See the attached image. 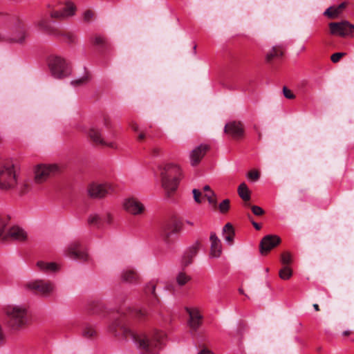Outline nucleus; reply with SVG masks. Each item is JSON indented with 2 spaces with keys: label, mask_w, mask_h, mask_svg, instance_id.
Listing matches in <instances>:
<instances>
[{
  "label": "nucleus",
  "mask_w": 354,
  "mask_h": 354,
  "mask_svg": "<svg viewBox=\"0 0 354 354\" xmlns=\"http://www.w3.org/2000/svg\"><path fill=\"white\" fill-rule=\"evenodd\" d=\"M185 311L189 315L187 325L192 331H196L202 325L203 317L197 308L185 307Z\"/></svg>",
  "instance_id": "nucleus-16"
},
{
  "label": "nucleus",
  "mask_w": 354,
  "mask_h": 354,
  "mask_svg": "<svg viewBox=\"0 0 354 354\" xmlns=\"http://www.w3.org/2000/svg\"><path fill=\"white\" fill-rule=\"evenodd\" d=\"M4 313L7 325L13 330L22 328L28 322V308L25 306H8Z\"/></svg>",
  "instance_id": "nucleus-4"
},
{
  "label": "nucleus",
  "mask_w": 354,
  "mask_h": 354,
  "mask_svg": "<svg viewBox=\"0 0 354 354\" xmlns=\"http://www.w3.org/2000/svg\"><path fill=\"white\" fill-rule=\"evenodd\" d=\"M239 292H240L241 294H244V292H243V289L240 288V289L239 290Z\"/></svg>",
  "instance_id": "nucleus-60"
},
{
  "label": "nucleus",
  "mask_w": 354,
  "mask_h": 354,
  "mask_svg": "<svg viewBox=\"0 0 354 354\" xmlns=\"http://www.w3.org/2000/svg\"><path fill=\"white\" fill-rule=\"evenodd\" d=\"M147 288H150V292L153 295V297L158 301H159V299H158V297L156 292V284L153 283H150Z\"/></svg>",
  "instance_id": "nucleus-48"
},
{
  "label": "nucleus",
  "mask_w": 354,
  "mask_h": 354,
  "mask_svg": "<svg viewBox=\"0 0 354 354\" xmlns=\"http://www.w3.org/2000/svg\"><path fill=\"white\" fill-rule=\"evenodd\" d=\"M351 334V332L350 330H345L343 332V335L344 336H348Z\"/></svg>",
  "instance_id": "nucleus-59"
},
{
  "label": "nucleus",
  "mask_w": 354,
  "mask_h": 354,
  "mask_svg": "<svg viewBox=\"0 0 354 354\" xmlns=\"http://www.w3.org/2000/svg\"><path fill=\"white\" fill-rule=\"evenodd\" d=\"M223 235L225 240L230 244L232 245L234 243V237L235 235L234 230L232 225L227 223L223 228Z\"/></svg>",
  "instance_id": "nucleus-27"
},
{
  "label": "nucleus",
  "mask_w": 354,
  "mask_h": 354,
  "mask_svg": "<svg viewBox=\"0 0 354 354\" xmlns=\"http://www.w3.org/2000/svg\"><path fill=\"white\" fill-rule=\"evenodd\" d=\"M37 266L40 271L45 273L57 272L59 270L58 264L54 262H45L39 261L37 263Z\"/></svg>",
  "instance_id": "nucleus-26"
},
{
  "label": "nucleus",
  "mask_w": 354,
  "mask_h": 354,
  "mask_svg": "<svg viewBox=\"0 0 354 354\" xmlns=\"http://www.w3.org/2000/svg\"><path fill=\"white\" fill-rule=\"evenodd\" d=\"M203 191L205 192L204 197L206 198L209 203L216 209L217 207V201L214 192L209 185L204 186Z\"/></svg>",
  "instance_id": "nucleus-29"
},
{
  "label": "nucleus",
  "mask_w": 354,
  "mask_h": 354,
  "mask_svg": "<svg viewBox=\"0 0 354 354\" xmlns=\"http://www.w3.org/2000/svg\"><path fill=\"white\" fill-rule=\"evenodd\" d=\"M101 304L97 301H92L89 303L88 309V310L93 312L95 308H100Z\"/></svg>",
  "instance_id": "nucleus-45"
},
{
  "label": "nucleus",
  "mask_w": 354,
  "mask_h": 354,
  "mask_svg": "<svg viewBox=\"0 0 354 354\" xmlns=\"http://www.w3.org/2000/svg\"><path fill=\"white\" fill-rule=\"evenodd\" d=\"M283 50L279 46H274L268 52L266 59L268 62H271L274 59L280 58L283 56Z\"/></svg>",
  "instance_id": "nucleus-31"
},
{
  "label": "nucleus",
  "mask_w": 354,
  "mask_h": 354,
  "mask_svg": "<svg viewBox=\"0 0 354 354\" xmlns=\"http://www.w3.org/2000/svg\"><path fill=\"white\" fill-rule=\"evenodd\" d=\"M91 80V74L87 69L85 68L84 75L82 77L71 81V84L75 87L82 86L87 84Z\"/></svg>",
  "instance_id": "nucleus-30"
},
{
  "label": "nucleus",
  "mask_w": 354,
  "mask_h": 354,
  "mask_svg": "<svg viewBox=\"0 0 354 354\" xmlns=\"http://www.w3.org/2000/svg\"><path fill=\"white\" fill-rule=\"evenodd\" d=\"M216 208H218L219 211L222 213V214H226L230 208V201L229 199H225L223 200L220 204L218 206L217 205V207Z\"/></svg>",
  "instance_id": "nucleus-37"
},
{
  "label": "nucleus",
  "mask_w": 354,
  "mask_h": 354,
  "mask_svg": "<svg viewBox=\"0 0 354 354\" xmlns=\"http://www.w3.org/2000/svg\"><path fill=\"white\" fill-rule=\"evenodd\" d=\"M313 308H315V310L316 311H319V310H320V309H319V305H318V304H313Z\"/></svg>",
  "instance_id": "nucleus-58"
},
{
  "label": "nucleus",
  "mask_w": 354,
  "mask_h": 354,
  "mask_svg": "<svg viewBox=\"0 0 354 354\" xmlns=\"http://www.w3.org/2000/svg\"><path fill=\"white\" fill-rule=\"evenodd\" d=\"M48 65L51 75L56 79L61 80L71 74L69 63L60 56H50L48 58Z\"/></svg>",
  "instance_id": "nucleus-8"
},
{
  "label": "nucleus",
  "mask_w": 354,
  "mask_h": 354,
  "mask_svg": "<svg viewBox=\"0 0 354 354\" xmlns=\"http://www.w3.org/2000/svg\"><path fill=\"white\" fill-rule=\"evenodd\" d=\"M160 149L158 147H154L153 149H151V153L153 156H157L160 154Z\"/></svg>",
  "instance_id": "nucleus-53"
},
{
  "label": "nucleus",
  "mask_w": 354,
  "mask_h": 354,
  "mask_svg": "<svg viewBox=\"0 0 354 354\" xmlns=\"http://www.w3.org/2000/svg\"><path fill=\"white\" fill-rule=\"evenodd\" d=\"M120 279L123 282L136 285L140 283L141 277L136 269L129 267L122 271Z\"/></svg>",
  "instance_id": "nucleus-20"
},
{
  "label": "nucleus",
  "mask_w": 354,
  "mask_h": 354,
  "mask_svg": "<svg viewBox=\"0 0 354 354\" xmlns=\"http://www.w3.org/2000/svg\"><path fill=\"white\" fill-rule=\"evenodd\" d=\"M239 196L244 201H248L250 199V192L245 183H241L238 187Z\"/></svg>",
  "instance_id": "nucleus-32"
},
{
  "label": "nucleus",
  "mask_w": 354,
  "mask_h": 354,
  "mask_svg": "<svg viewBox=\"0 0 354 354\" xmlns=\"http://www.w3.org/2000/svg\"><path fill=\"white\" fill-rule=\"evenodd\" d=\"M81 335L84 339L94 340L97 337V331L95 326L85 324L82 327Z\"/></svg>",
  "instance_id": "nucleus-24"
},
{
  "label": "nucleus",
  "mask_w": 354,
  "mask_h": 354,
  "mask_svg": "<svg viewBox=\"0 0 354 354\" xmlns=\"http://www.w3.org/2000/svg\"><path fill=\"white\" fill-rule=\"evenodd\" d=\"M192 279L191 277L185 272H180L176 277V281L178 286H183Z\"/></svg>",
  "instance_id": "nucleus-33"
},
{
  "label": "nucleus",
  "mask_w": 354,
  "mask_h": 354,
  "mask_svg": "<svg viewBox=\"0 0 354 354\" xmlns=\"http://www.w3.org/2000/svg\"><path fill=\"white\" fill-rule=\"evenodd\" d=\"M346 55L345 53H336L331 55V61L334 63L338 62L341 58Z\"/></svg>",
  "instance_id": "nucleus-42"
},
{
  "label": "nucleus",
  "mask_w": 354,
  "mask_h": 354,
  "mask_svg": "<svg viewBox=\"0 0 354 354\" xmlns=\"http://www.w3.org/2000/svg\"><path fill=\"white\" fill-rule=\"evenodd\" d=\"M283 95L287 98L290 100H292L295 98V95L292 93V91L288 88L286 86H284L283 88Z\"/></svg>",
  "instance_id": "nucleus-43"
},
{
  "label": "nucleus",
  "mask_w": 354,
  "mask_h": 354,
  "mask_svg": "<svg viewBox=\"0 0 354 354\" xmlns=\"http://www.w3.org/2000/svg\"><path fill=\"white\" fill-rule=\"evenodd\" d=\"M124 209L133 216H140L145 213V205L136 198L130 197L124 202Z\"/></svg>",
  "instance_id": "nucleus-17"
},
{
  "label": "nucleus",
  "mask_w": 354,
  "mask_h": 354,
  "mask_svg": "<svg viewBox=\"0 0 354 354\" xmlns=\"http://www.w3.org/2000/svg\"><path fill=\"white\" fill-rule=\"evenodd\" d=\"M248 176L252 180H257L259 178L260 174L257 171L252 170L249 171Z\"/></svg>",
  "instance_id": "nucleus-46"
},
{
  "label": "nucleus",
  "mask_w": 354,
  "mask_h": 354,
  "mask_svg": "<svg viewBox=\"0 0 354 354\" xmlns=\"http://www.w3.org/2000/svg\"><path fill=\"white\" fill-rule=\"evenodd\" d=\"M210 252L209 256L212 258H218L222 254V244L221 240L216 236L215 232H211L209 236Z\"/></svg>",
  "instance_id": "nucleus-21"
},
{
  "label": "nucleus",
  "mask_w": 354,
  "mask_h": 354,
  "mask_svg": "<svg viewBox=\"0 0 354 354\" xmlns=\"http://www.w3.org/2000/svg\"><path fill=\"white\" fill-rule=\"evenodd\" d=\"M10 218L6 215L0 216V239L6 241L9 238L17 241H24L27 239V233L18 226L11 227L8 233L6 229L9 223Z\"/></svg>",
  "instance_id": "nucleus-9"
},
{
  "label": "nucleus",
  "mask_w": 354,
  "mask_h": 354,
  "mask_svg": "<svg viewBox=\"0 0 354 354\" xmlns=\"http://www.w3.org/2000/svg\"><path fill=\"white\" fill-rule=\"evenodd\" d=\"M196 46L195 45L194 47V50H196Z\"/></svg>",
  "instance_id": "nucleus-61"
},
{
  "label": "nucleus",
  "mask_w": 354,
  "mask_h": 354,
  "mask_svg": "<svg viewBox=\"0 0 354 354\" xmlns=\"http://www.w3.org/2000/svg\"><path fill=\"white\" fill-rule=\"evenodd\" d=\"M88 136L90 140L95 145H106V142L102 138L101 131L100 129L91 127L88 131Z\"/></svg>",
  "instance_id": "nucleus-25"
},
{
  "label": "nucleus",
  "mask_w": 354,
  "mask_h": 354,
  "mask_svg": "<svg viewBox=\"0 0 354 354\" xmlns=\"http://www.w3.org/2000/svg\"><path fill=\"white\" fill-rule=\"evenodd\" d=\"M64 254L67 257L82 263H88L91 260L87 248L80 239L71 241L64 250Z\"/></svg>",
  "instance_id": "nucleus-7"
},
{
  "label": "nucleus",
  "mask_w": 354,
  "mask_h": 354,
  "mask_svg": "<svg viewBox=\"0 0 354 354\" xmlns=\"http://www.w3.org/2000/svg\"><path fill=\"white\" fill-rule=\"evenodd\" d=\"M113 221V217L110 212H106L103 214L97 213L91 214L87 219L88 225L94 226L97 229H102L105 224H112Z\"/></svg>",
  "instance_id": "nucleus-14"
},
{
  "label": "nucleus",
  "mask_w": 354,
  "mask_h": 354,
  "mask_svg": "<svg viewBox=\"0 0 354 354\" xmlns=\"http://www.w3.org/2000/svg\"><path fill=\"white\" fill-rule=\"evenodd\" d=\"M6 342V335L2 330L1 326L0 325V346H2Z\"/></svg>",
  "instance_id": "nucleus-49"
},
{
  "label": "nucleus",
  "mask_w": 354,
  "mask_h": 354,
  "mask_svg": "<svg viewBox=\"0 0 354 354\" xmlns=\"http://www.w3.org/2000/svg\"><path fill=\"white\" fill-rule=\"evenodd\" d=\"M23 286L26 290L44 297L50 296L55 290V285L53 281L41 279L25 282Z\"/></svg>",
  "instance_id": "nucleus-6"
},
{
  "label": "nucleus",
  "mask_w": 354,
  "mask_h": 354,
  "mask_svg": "<svg viewBox=\"0 0 354 354\" xmlns=\"http://www.w3.org/2000/svg\"><path fill=\"white\" fill-rule=\"evenodd\" d=\"M180 227V222L176 218H171L161 224L159 233L164 242L169 245L174 242V236L178 233Z\"/></svg>",
  "instance_id": "nucleus-10"
},
{
  "label": "nucleus",
  "mask_w": 354,
  "mask_h": 354,
  "mask_svg": "<svg viewBox=\"0 0 354 354\" xmlns=\"http://www.w3.org/2000/svg\"><path fill=\"white\" fill-rule=\"evenodd\" d=\"M208 150L207 145H200L192 151L190 153V161L192 166H196L199 164L202 158L205 156Z\"/></svg>",
  "instance_id": "nucleus-22"
},
{
  "label": "nucleus",
  "mask_w": 354,
  "mask_h": 354,
  "mask_svg": "<svg viewBox=\"0 0 354 354\" xmlns=\"http://www.w3.org/2000/svg\"><path fill=\"white\" fill-rule=\"evenodd\" d=\"M346 6H347V3L346 2H343L337 6V10L339 11L340 14L346 8Z\"/></svg>",
  "instance_id": "nucleus-52"
},
{
  "label": "nucleus",
  "mask_w": 354,
  "mask_h": 354,
  "mask_svg": "<svg viewBox=\"0 0 354 354\" xmlns=\"http://www.w3.org/2000/svg\"><path fill=\"white\" fill-rule=\"evenodd\" d=\"M279 277L283 280L289 279L292 275V270L290 266H283L279 272Z\"/></svg>",
  "instance_id": "nucleus-34"
},
{
  "label": "nucleus",
  "mask_w": 354,
  "mask_h": 354,
  "mask_svg": "<svg viewBox=\"0 0 354 354\" xmlns=\"http://www.w3.org/2000/svg\"><path fill=\"white\" fill-rule=\"evenodd\" d=\"M37 26L44 32L53 35H57L59 32V30L54 28L49 24L48 19L46 18H42L38 21Z\"/></svg>",
  "instance_id": "nucleus-28"
},
{
  "label": "nucleus",
  "mask_w": 354,
  "mask_h": 354,
  "mask_svg": "<svg viewBox=\"0 0 354 354\" xmlns=\"http://www.w3.org/2000/svg\"><path fill=\"white\" fill-rule=\"evenodd\" d=\"M161 186L167 197H170L177 189L183 178V171L178 165L167 163L159 167Z\"/></svg>",
  "instance_id": "nucleus-3"
},
{
  "label": "nucleus",
  "mask_w": 354,
  "mask_h": 354,
  "mask_svg": "<svg viewBox=\"0 0 354 354\" xmlns=\"http://www.w3.org/2000/svg\"><path fill=\"white\" fill-rule=\"evenodd\" d=\"M105 43L104 39L101 36H95L93 40V44L96 46H102Z\"/></svg>",
  "instance_id": "nucleus-47"
},
{
  "label": "nucleus",
  "mask_w": 354,
  "mask_h": 354,
  "mask_svg": "<svg viewBox=\"0 0 354 354\" xmlns=\"http://www.w3.org/2000/svg\"><path fill=\"white\" fill-rule=\"evenodd\" d=\"M76 8L71 2H67L64 8L61 10H50L48 11L51 18L55 19H64L73 16L75 12Z\"/></svg>",
  "instance_id": "nucleus-18"
},
{
  "label": "nucleus",
  "mask_w": 354,
  "mask_h": 354,
  "mask_svg": "<svg viewBox=\"0 0 354 354\" xmlns=\"http://www.w3.org/2000/svg\"><path fill=\"white\" fill-rule=\"evenodd\" d=\"M95 16V13L93 11L88 10L84 12V19L86 21H91Z\"/></svg>",
  "instance_id": "nucleus-44"
},
{
  "label": "nucleus",
  "mask_w": 354,
  "mask_h": 354,
  "mask_svg": "<svg viewBox=\"0 0 354 354\" xmlns=\"http://www.w3.org/2000/svg\"><path fill=\"white\" fill-rule=\"evenodd\" d=\"M252 223L256 230H259L261 228V225H259V223H257L254 221H252Z\"/></svg>",
  "instance_id": "nucleus-56"
},
{
  "label": "nucleus",
  "mask_w": 354,
  "mask_h": 354,
  "mask_svg": "<svg viewBox=\"0 0 354 354\" xmlns=\"http://www.w3.org/2000/svg\"><path fill=\"white\" fill-rule=\"evenodd\" d=\"M114 190V186L109 182H93L88 185L87 192L92 198L102 199Z\"/></svg>",
  "instance_id": "nucleus-12"
},
{
  "label": "nucleus",
  "mask_w": 354,
  "mask_h": 354,
  "mask_svg": "<svg viewBox=\"0 0 354 354\" xmlns=\"http://www.w3.org/2000/svg\"><path fill=\"white\" fill-rule=\"evenodd\" d=\"M103 122H104V125L105 127H106L107 128H109L111 127V120L108 116H106V115L104 116Z\"/></svg>",
  "instance_id": "nucleus-50"
},
{
  "label": "nucleus",
  "mask_w": 354,
  "mask_h": 354,
  "mask_svg": "<svg viewBox=\"0 0 354 354\" xmlns=\"http://www.w3.org/2000/svg\"><path fill=\"white\" fill-rule=\"evenodd\" d=\"M130 127L136 132L138 131V130H139L138 125L134 122H131L130 123Z\"/></svg>",
  "instance_id": "nucleus-54"
},
{
  "label": "nucleus",
  "mask_w": 354,
  "mask_h": 354,
  "mask_svg": "<svg viewBox=\"0 0 354 354\" xmlns=\"http://www.w3.org/2000/svg\"><path fill=\"white\" fill-rule=\"evenodd\" d=\"M148 317L145 310L120 308L108 326V331L114 337L131 339L140 354H158L165 334L160 330L143 331L140 325Z\"/></svg>",
  "instance_id": "nucleus-1"
},
{
  "label": "nucleus",
  "mask_w": 354,
  "mask_h": 354,
  "mask_svg": "<svg viewBox=\"0 0 354 354\" xmlns=\"http://www.w3.org/2000/svg\"><path fill=\"white\" fill-rule=\"evenodd\" d=\"M281 262L283 266H289L292 263V259L290 252H285L281 255Z\"/></svg>",
  "instance_id": "nucleus-36"
},
{
  "label": "nucleus",
  "mask_w": 354,
  "mask_h": 354,
  "mask_svg": "<svg viewBox=\"0 0 354 354\" xmlns=\"http://www.w3.org/2000/svg\"><path fill=\"white\" fill-rule=\"evenodd\" d=\"M281 243V239L277 235H267L263 238L260 243V250L263 254H268L272 249Z\"/></svg>",
  "instance_id": "nucleus-19"
},
{
  "label": "nucleus",
  "mask_w": 354,
  "mask_h": 354,
  "mask_svg": "<svg viewBox=\"0 0 354 354\" xmlns=\"http://www.w3.org/2000/svg\"><path fill=\"white\" fill-rule=\"evenodd\" d=\"M146 138V134L145 132H140L138 137H137V140L139 141V142H143Z\"/></svg>",
  "instance_id": "nucleus-51"
},
{
  "label": "nucleus",
  "mask_w": 354,
  "mask_h": 354,
  "mask_svg": "<svg viewBox=\"0 0 354 354\" xmlns=\"http://www.w3.org/2000/svg\"><path fill=\"white\" fill-rule=\"evenodd\" d=\"M103 145L104 146H108V147H111V148H114L115 147V145L113 142H110V143H106V145Z\"/></svg>",
  "instance_id": "nucleus-57"
},
{
  "label": "nucleus",
  "mask_w": 354,
  "mask_h": 354,
  "mask_svg": "<svg viewBox=\"0 0 354 354\" xmlns=\"http://www.w3.org/2000/svg\"><path fill=\"white\" fill-rule=\"evenodd\" d=\"M60 172L61 167L56 164L37 165L34 169V180L36 183L41 184Z\"/></svg>",
  "instance_id": "nucleus-11"
},
{
  "label": "nucleus",
  "mask_w": 354,
  "mask_h": 354,
  "mask_svg": "<svg viewBox=\"0 0 354 354\" xmlns=\"http://www.w3.org/2000/svg\"><path fill=\"white\" fill-rule=\"evenodd\" d=\"M330 34L346 37L351 35L354 31V26L346 21L341 22H331L329 24Z\"/></svg>",
  "instance_id": "nucleus-15"
},
{
  "label": "nucleus",
  "mask_w": 354,
  "mask_h": 354,
  "mask_svg": "<svg viewBox=\"0 0 354 354\" xmlns=\"http://www.w3.org/2000/svg\"><path fill=\"white\" fill-rule=\"evenodd\" d=\"M224 133L234 140H241L245 137V126L241 121H230L225 125Z\"/></svg>",
  "instance_id": "nucleus-13"
},
{
  "label": "nucleus",
  "mask_w": 354,
  "mask_h": 354,
  "mask_svg": "<svg viewBox=\"0 0 354 354\" xmlns=\"http://www.w3.org/2000/svg\"><path fill=\"white\" fill-rule=\"evenodd\" d=\"M192 193L194 195V201L197 203H201L202 202V200H201L202 192L198 189H194L192 191Z\"/></svg>",
  "instance_id": "nucleus-40"
},
{
  "label": "nucleus",
  "mask_w": 354,
  "mask_h": 354,
  "mask_svg": "<svg viewBox=\"0 0 354 354\" xmlns=\"http://www.w3.org/2000/svg\"><path fill=\"white\" fill-rule=\"evenodd\" d=\"M17 184L15 165L12 161L6 160L0 162V189L9 191Z\"/></svg>",
  "instance_id": "nucleus-5"
},
{
  "label": "nucleus",
  "mask_w": 354,
  "mask_h": 354,
  "mask_svg": "<svg viewBox=\"0 0 354 354\" xmlns=\"http://www.w3.org/2000/svg\"><path fill=\"white\" fill-rule=\"evenodd\" d=\"M59 32H58V34L54 35L55 36H62V37H64L68 43L72 44L75 41V36L73 33L69 32H62L60 30H59Z\"/></svg>",
  "instance_id": "nucleus-38"
},
{
  "label": "nucleus",
  "mask_w": 354,
  "mask_h": 354,
  "mask_svg": "<svg viewBox=\"0 0 354 354\" xmlns=\"http://www.w3.org/2000/svg\"><path fill=\"white\" fill-rule=\"evenodd\" d=\"M324 15L329 18L334 19L340 15V12L337 6H330L325 11Z\"/></svg>",
  "instance_id": "nucleus-35"
},
{
  "label": "nucleus",
  "mask_w": 354,
  "mask_h": 354,
  "mask_svg": "<svg viewBox=\"0 0 354 354\" xmlns=\"http://www.w3.org/2000/svg\"><path fill=\"white\" fill-rule=\"evenodd\" d=\"M24 25L19 21L13 23L7 15L0 12V41L24 45L27 37Z\"/></svg>",
  "instance_id": "nucleus-2"
},
{
  "label": "nucleus",
  "mask_w": 354,
  "mask_h": 354,
  "mask_svg": "<svg viewBox=\"0 0 354 354\" xmlns=\"http://www.w3.org/2000/svg\"><path fill=\"white\" fill-rule=\"evenodd\" d=\"M199 247L200 243L197 242L186 250L182 259V265L183 267H187L192 263L193 259L198 253Z\"/></svg>",
  "instance_id": "nucleus-23"
},
{
  "label": "nucleus",
  "mask_w": 354,
  "mask_h": 354,
  "mask_svg": "<svg viewBox=\"0 0 354 354\" xmlns=\"http://www.w3.org/2000/svg\"><path fill=\"white\" fill-rule=\"evenodd\" d=\"M247 205L250 207L252 212L256 216H261L265 213L264 210L259 206L250 205V204H247Z\"/></svg>",
  "instance_id": "nucleus-39"
},
{
  "label": "nucleus",
  "mask_w": 354,
  "mask_h": 354,
  "mask_svg": "<svg viewBox=\"0 0 354 354\" xmlns=\"http://www.w3.org/2000/svg\"><path fill=\"white\" fill-rule=\"evenodd\" d=\"M30 184L28 182H24L19 187V194L21 195L25 194L30 189Z\"/></svg>",
  "instance_id": "nucleus-41"
},
{
  "label": "nucleus",
  "mask_w": 354,
  "mask_h": 354,
  "mask_svg": "<svg viewBox=\"0 0 354 354\" xmlns=\"http://www.w3.org/2000/svg\"><path fill=\"white\" fill-rule=\"evenodd\" d=\"M198 354H214V353L208 349L203 348Z\"/></svg>",
  "instance_id": "nucleus-55"
}]
</instances>
